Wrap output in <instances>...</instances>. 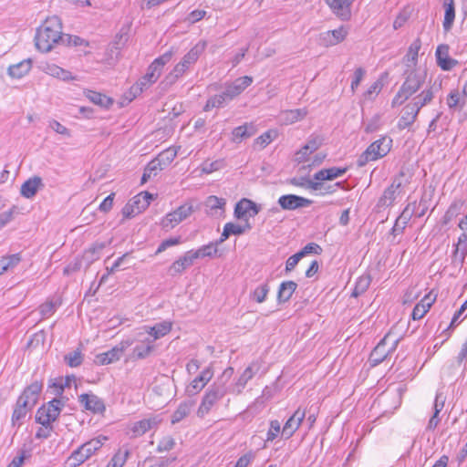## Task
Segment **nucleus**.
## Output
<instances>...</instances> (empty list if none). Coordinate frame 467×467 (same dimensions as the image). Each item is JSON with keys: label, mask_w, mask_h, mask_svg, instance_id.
<instances>
[{"label": "nucleus", "mask_w": 467, "mask_h": 467, "mask_svg": "<svg viewBox=\"0 0 467 467\" xmlns=\"http://www.w3.org/2000/svg\"><path fill=\"white\" fill-rule=\"evenodd\" d=\"M462 207V202H453L446 211L443 215L442 223L443 224H448L451 222L455 217H457L461 213V210Z\"/></svg>", "instance_id": "45"}, {"label": "nucleus", "mask_w": 467, "mask_h": 467, "mask_svg": "<svg viewBox=\"0 0 467 467\" xmlns=\"http://www.w3.org/2000/svg\"><path fill=\"white\" fill-rule=\"evenodd\" d=\"M78 402L84 407L85 410H90L93 413H102L106 410L103 400L92 393L81 394L78 397Z\"/></svg>", "instance_id": "13"}, {"label": "nucleus", "mask_w": 467, "mask_h": 467, "mask_svg": "<svg viewBox=\"0 0 467 467\" xmlns=\"http://www.w3.org/2000/svg\"><path fill=\"white\" fill-rule=\"evenodd\" d=\"M130 203L133 204L132 206L136 209L135 212H138L139 213L146 210L150 205V202L147 200H143L141 194L134 196L131 200H130Z\"/></svg>", "instance_id": "56"}, {"label": "nucleus", "mask_w": 467, "mask_h": 467, "mask_svg": "<svg viewBox=\"0 0 467 467\" xmlns=\"http://www.w3.org/2000/svg\"><path fill=\"white\" fill-rule=\"evenodd\" d=\"M231 100H232V99H230V97L228 95H226V89H225L222 93L216 94V95L211 97L207 100V102L203 108V110L209 111L213 108L223 107L225 103H227L228 101H231Z\"/></svg>", "instance_id": "39"}, {"label": "nucleus", "mask_w": 467, "mask_h": 467, "mask_svg": "<svg viewBox=\"0 0 467 467\" xmlns=\"http://www.w3.org/2000/svg\"><path fill=\"white\" fill-rule=\"evenodd\" d=\"M172 327V323L170 321H163L157 323L153 327H145L146 332L153 337V340L159 339L167 335Z\"/></svg>", "instance_id": "30"}, {"label": "nucleus", "mask_w": 467, "mask_h": 467, "mask_svg": "<svg viewBox=\"0 0 467 467\" xmlns=\"http://www.w3.org/2000/svg\"><path fill=\"white\" fill-rule=\"evenodd\" d=\"M260 212V207L253 201L244 198L238 202L234 208V216L237 219H244L248 213L250 217H254Z\"/></svg>", "instance_id": "15"}, {"label": "nucleus", "mask_w": 467, "mask_h": 467, "mask_svg": "<svg viewBox=\"0 0 467 467\" xmlns=\"http://www.w3.org/2000/svg\"><path fill=\"white\" fill-rule=\"evenodd\" d=\"M403 77L404 82L391 102L393 108L402 105L420 89L425 83L427 73L420 68H406Z\"/></svg>", "instance_id": "2"}, {"label": "nucleus", "mask_w": 467, "mask_h": 467, "mask_svg": "<svg viewBox=\"0 0 467 467\" xmlns=\"http://www.w3.org/2000/svg\"><path fill=\"white\" fill-rule=\"evenodd\" d=\"M421 47V41L418 37L409 47L406 56L403 57L406 68H417L419 51Z\"/></svg>", "instance_id": "27"}, {"label": "nucleus", "mask_w": 467, "mask_h": 467, "mask_svg": "<svg viewBox=\"0 0 467 467\" xmlns=\"http://www.w3.org/2000/svg\"><path fill=\"white\" fill-rule=\"evenodd\" d=\"M218 246L214 243H210L209 244L203 245L196 251H193V255H195V259L200 257H214L221 256L218 254Z\"/></svg>", "instance_id": "43"}, {"label": "nucleus", "mask_w": 467, "mask_h": 467, "mask_svg": "<svg viewBox=\"0 0 467 467\" xmlns=\"http://www.w3.org/2000/svg\"><path fill=\"white\" fill-rule=\"evenodd\" d=\"M435 56L437 64L442 70H451L458 64L456 59L450 57L448 45H440L436 49Z\"/></svg>", "instance_id": "17"}, {"label": "nucleus", "mask_w": 467, "mask_h": 467, "mask_svg": "<svg viewBox=\"0 0 467 467\" xmlns=\"http://www.w3.org/2000/svg\"><path fill=\"white\" fill-rule=\"evenodd\" d=\"M43 186L42 179L38 176H34L22 184L20 193L23 197L30 199L34 197L37 191Z\"/></svg>", "instance_id": "25"}, {"label": "nucleus", "mask_w": 467, "mask_h": 467, "mask_svg": "<svg viewBox=\"0 0 467 467\" xmlns=\"http://www.w3.org/2000/svg\"><path fill=\"white\" fill-rule=\"evenodd\" d=\"M348 31L344 26H340L334 30H328L320 35L322 44L328 46H335L342 42L347 36Z\"/></svg>", "instance_id": "20"}, {"label": "nucleus", "mask_w": 467, "mask_h": 467, "mask_svg": "<svg viewBox=\"0 0 467 467\" xmlns=\"http://www.w3.org/2000/svg\"><path fill=\"white\" fill-rule=\"evenodd\" d=\"M173 51L169 50L161 57L154 59V61L152 62V68H159L161 71L162 67L171 59Z\"/></svg>", "instance_id": "55"}, {"label": "nucleus", "mask_w": 467, "mask_h": 467, "mask_svg": "<svg viewBox=\"0 0 467 467\" xmlns=\"http://www.w3.org/2000/svg\"><path fill=\"white\" fill-rule=\"evenodd\" d=\"M21 261L19 254L4 256L0 259V275L14 268Z\"/></svg>", "instance_id": "44"}, {"label": "nucleus", "mask_w": 467, "mask_h": 467, "mask_svg": "<svg viewBox=\"0 0 467 467\" xmlns=\"http://www.w3.org/2000/svg\"><path fill=\"white\" fill-rule=\"evenodd\" d=\"M226 204V201L223 198H219L214 195H211L206 198L204 205L207 208V213L211 215L218 214V211H223Z\"/></svg>", "instance_id": "36"}, {"label": "nucleus", "mask_w": 467, "mask_h": 467, "mask_svg": "<svg viewBox=\"0 0 467 467\" xmlns=\"http://www.w3.org/2000/svg\"><path fill=\"white\" fill-rule=\"evenodd\" d=\"M165 167H162V164L160 163L156 159L150 161L145 170L152 176L155 177L159 171H162Z\"/></svg>", "instance_id": "62"}, {"label": "nucleus", "mask_w": 467, "mask_h": 467, "mask_svg": "<svg viewBox=\"0 0 467 467\" xmlns=\"http://www.w3.org/2000/svg\"><path fill=\"white\" fill-rule=\"evenodd\" d=\"M252 82V77L244 76L238 78L232 84L226 86V95H228L230 99H234L235 97L239 96L246 88H248Z\"/></svg>", "instance_id": "21"}, {"label": "nucleus", "mask_w": 467, "mask_h": 467, "mask_svg": "<svg viewBox=\"0 0 467 467\" xmlns=\"http://www.w3.org/2000/svg\"><path fill=\"white\" fill-rule=\"evenodd\" d=\"M441 88L442 80L435 79L420 94L413 97L409 104L420 113V110L433 99L434 96L441 90Z\"/></svg>", "instance_id": "8"}, {"label": "nucleus", "mask_w": 467, "mask_h": 467, "mask_svg": "<svg viewBox=\"0 0 467 467\" xmlns=\"http://www.w3.org/2000/svg\"><path fill=\"white\" fill-rule=\"evenodd\" d=\"M297 287V284L294 281H285L282 282L277 292V301L278 303H285L287 302L293 293L296 291Z\"/></svg>", "instance_id": "31"}, {"label": "nucleus", "mask_w": 467, "mask_h": 467, "mask_svg": "<svg viewBox=\"0 0 467 467\" xmlns=\"http://www.w3.org/2000/svg\"><path fill=\"white\" fill-rule=\"evenodd\" d=\"M153 340H150L147 338L140 345H137L134 347L132 350V358L143 359L150 355L152 350L154 349V346L152 345Z\"/></svg>", "instance_id": "34"}, {"label": "nucleus", "mask_w": 467, "mask_h": 467, "mask_svg": "<svg viewBox=\"0 0 467 467\" xmlns=\"http://www.w3.org/2000/svg\"><path fill=\"white\" fill-rule=\"evenodd\" d=\"M404 176V173L401 171L399 177H395L391 184L385 189L383 194L379 199L378 206L379 207H389L392 205L395 201L398 191L402 185L401 177Z\"/></svg>", "instance_id": "12"}, {"label": "nucleus", "mask_w": 467, "mask_h": 467, "mask_svg": "<svg viewBox=\"0 0 467 467\" xmlns=\"http://www.w3.org/2000/svg\"><path fill=\"white\" fill-rule=\"evenodd\" d=\"M129 346H130V342L121 341L119 345L115 346L109 351L98 354L96 356L95 362L99 365H108L118 361Z\"/></svg>", "instance_id": "10"}, {"label": "nucleus", "mask_w": 467, "mask_h": 467, "mask_svg": "<svg viewBox=\"0 0 467 467\" xmlns=\"http://www.w3.org/2000/svg\"><path fill=\"white\" fill-rule=\"evenodd\" d=\"M323 143V139L317 135H311L305 144V150H309V151L314 152L320 148Z\"/></svg>", "instance_id": "57"}, {"label": "nucleus", "mask_w": 467, "mask_h": 467, "mask_svg": "<svg viewBox=\"0 0 467 467\" xmlns=\"http://www.w3.org/2000/svg\"><path fill=\"white\" fill-rule=\"evenodd\" d=\"M65 403L59 399H53L47 404L41 406L36 414V421L42 425L36 433V439H47L54 431L52 422L57 420Z\"/></svg>", "instance_id": "4"}, {"label": "nucleus", "mask_w": 467, "mask_h": 467, "mask_svg": "<svg viewBox=\"0 0 467 467\" xmlns=\"http://www.w3.org/2000/svg\"><path fill=\"white\" fill-rule=\"evenodd\" d=\"M280 430H281V427H280L279 421L276 420H271L270 428H269V431H267V435H266V441L275 440L277 437L278 433L280 432Z\"/></svg>", "instance_id": "61"}, {"label": "nucleus", "mask_w": 467, "mask_h": 467, "mask_svg": "<svg viewBox=\"0 0 467 467\" xmlns=\"http://www.w3.org/2000/svg\"><path fill=\"white\" fill-rule=\"evenodd\" d=\"M193 407V402L192 401H183L182 402L177 410L173 412V414L171 415V424H176L178 422H180L181 420H182L184 418H186L192 409Z\"/></svg>", "instance_id": "38"}, {"label": "nucleus", "mask_w": 467, "mask_h": 467, "mask_svg": "<svg viewBox=\"0 0 467 467\" xmlns=\"http://www.w3.org/2000/svg\"><path fill=\"white\" fill-rule=\"evenodd\" d=\"M443 6L445 9L443 29L448 32L451 29L455 19L454 0H444Z\"/></svg>", "instance_id": "33"}, {"label": "nucleus", "mask_w": 467, "mask_h": 467, "mask_svg": "<svg viewBox=\"0 0 467 467\" xmlns=\"http://www.w3.org/2000/svg\"><path fill=\"white\" fill-rule=\"evenodd\" d=\"M42 388L43 383L36 380L27 386L18 397L12 414V424L14 426H21L23 420L26 418L27 413L37 403Z\"/></svg>", "instance_id": "3"}, {"label": "nucleus", "mask_w": 467, "mask_h": 467, "mask_svg": "<svg viewBox=\"0 0 467 467\" xmlns=\"http://www.w3.org/2000/svg\"><path fill=\"white\" fill-rule=\"evenodd\" d=\"M467 255V234H461L458 237L457 244H454V250L452 253V260L454 263L458 262L460 265H462Z\"/></svg>", "instance_id": "26"}, {"label": "nucleus", "mask_w": 467, "mask_h": 467, "mask_svg": "<svg viewBox=\"0 0 467 467\" xmlns=\"http://www.w3.org/2000/svg\"><path fill=\"white\" fill-rule=\"evenodd\" d=\"M461 96L457 89L451 90L447 97V105L451 109H456L460 105Z\"/></svg>", "instance_id": "59"}, {"label": "nucleus", "mask_w": 467, "mask_h": 467, "mask_svg": "<svg viewBox=\"0 0 467 467\" xmlns=\"http://www.w3.org/2000/svg\"><path fill=\"white\" fill-rule=\"evenodd\" d=\"M348 171L346 167H331L328 169H322L314 174L316 182H322L323 181H332L336 178L343 176Z\"/></svg>", "instance_id": "23"}, {"label": "nucleus", "mask_w": 467, "mask_h": 467, "mask_svg": "<svg viewBox=\"0 0 467 467\" xmlns=\"http://www.w3.org/2000/svg\"><path fill=\"white\" fill-rule=\"evenodd\" d=\"M86 453L80 447H78L76 451H74L71 455L67 459V464L70 467H78L82 464L85 461L88 459Z\"/></svg>", "instance_id": "48"}, {"label": "nucleus", "mask_w": 467, "mask_h": 467, "mask_svg": "<svg viewBox=\"0 0 467 467\" xmlns=\"http://www.w3.org/2000/svg\"><path fill=\"white\" fill-rule=\"evenodd\" d=\"M289 183L294 186L311 189L313 191L321 190L324 187V182H314L306 177L292 178Z\"/></svg>", "instance_id": "40"}, {"label": "nucleus", "mask_w": 467, "mask_h": 467, "mask_svg": "<svg viewBox=\"0 0 467 467\" xmlns=\"http://www.w3.org/2000/svg\"><path fill=\"white\" fill-rule=\"evenodd\" d=\"M276 136V132L275 130H267L254 140L255 146H260L261 149L265 148Z\"/></svg>", "instance_id": "50"}, {"label": "nucleus", "mask_w": 467, "mask_h": 467, "mask_svg": "<svg viewBox=\"0 0 467 467\" xmlns=\"http://www.w3.org/2000/svg\"><path fill=\"white\" fill-rule=\"evenodd\" d=\"M226 391L227 389L224 381L218 379L212 384L202 400L197 415L201 418L204 417V415L210 411L212 407L224 397Z\"/></svg>", "instance_id": "7"}, {"label": "nucleus", "mask_w": 467, "mask_h": 467, "mask_svg": "<svg viewBox=\"0 0 467 467\" xmlns=\"http://www.w3.org/2000/svg\"><path fill=\"white\" fill-rule=\"evenodd\" d=\"M435 297L431 294L425 296L413 308L411 317L413 320L421 319L434 303Z\"/></svg>", "instance_id": "28"}, {"label": "nucleus", "mask_w": 467, "mask_h": 467, "mask_svg": "<svg viewBox=\"0 0 467 467\" xmlns=\"http://www.w3.org/2000/svg\"><path fill=\"white\" fill-rule=\"evenodd\" d=\"M415 207H416V202H413V203H409L405 208L404 210L402 211V213L400 214V216L398 217V219L400 220V222H401L403 224H408V223L410 222V220L411 219V217L413 216L414 214V212H415Z\"/></svg>", "instance_id": "54"}, {"label": "nucleus", "mask_w": 467, "mask_h": 467, "mask_svg": "<svg viewBox=\"0 0 467 467\" xmlns=\"http://www.w3.org/2000/svg\"><path fill=\"white\" fill-rule=\"evenodd\" d=\"M306 114L307 111L305 109H292L285 113V119L290 121L291 123H294L303 119L306 116Z\"/></svg>", "instance_id": "53"}, {"label": "nucleus", "mask_w": 467, "mask_h": 467, "mask_svg": "<svg viewBox=\"0 0 467 467\" xmlns=\"http://www.w3.org/2000/svg\"><path fill=\"white\" fill-rule=\"evenodd\" d=\"M370 283L371 277L369 275H363L359 276L355 284V287L352 291L351 296L353 297H358L360 295L364 294L369 287Z\"/></svg>", "instance_id": "41"}, {"label": "nucleus", "mask_w": 467, "mask_h": 467, "mask_svg": "<svg viewBox=\"0 0 467 467\" xmlns=\"http://www.w3.org/2000/svg\"><path fill=\"white\" fill-rule=\"evenodd\" d=\"M156 419H143L134 423L131 431L135 437L143 435L146 431L157 425Z\"/></svg>", "instance_id": "37"}, {"label": "nucleus", "mask_w": 467, "mask_h": 467, "mask_svg": "<svg viewBox=\"0 0 467 467\" xmlns=\"http://www.w3.org/2000/svg\"><path fill=\"white\" fill-rule=\"evenodd\" d=\"M392 333L389 332L385 337L378 343V345L371 351L369 356V362L371 366H377L383 362L389 356V351L386 349L387 341L390 339Z\"/></svg>", "instance_id": "14"}, {"label": "nucleus", "mask_w": 467, "mask_h": 467, "mask_svg": "<svg viewBox=\"0 0 467 467\" xmlns=\"http://www.w3.org/2000/svg\"><path fill=\"white\" fill-rule=\"evenodd\" d=\"M128 455H129L128 451H119L111 458V460L108 463L107 467H122L127 461Z\"/></svg>", "instance_id": "51"}, {"label": "nucleus", "mask_w": 467, "mask_h": 467, "mask_svg": "<svg viewBox=\"0 0 467 467\" xmlns=\"http://www.w3.org/2000/svg\"><path fill=\"white\" fill-rule=\"evenodd\" d=\"M175 445V441L171 437H164L161 439L158 444L157 451H167L171 450Z\"/></svg>", "instance_id": "63"}, {"label": "nucleus", "mask_w": 467, "mask_h": 467, "mask_svg": "<svg viewBox=\"0 0 467 467\" xmlns=\"http://www.w3.org/2000/svg\"><path fill=\"white\" fill-rule=\"evenodd\" d=\"M277 202L283 210L293 211L308 207L313 203V201L296 194H285L279 197Z\"/></svg>", "instance_id": "11"}, {"label": "nucleus", "mask_w": 467, "mask_h": 467, "mask_svg": "<svg viewBox=\"0 0 467 467\" xmlns=\"http://www.w3.org/2000/svg\"><path fill=\"white\" fill-rule=\"evenodd\" d=\"M194 212L193 206L190 202H185L176 210L169 213L161 221L163 228L172 229L183 220L187 219Z\"/></svg>", "instance_id": "9"}, {"label": "nucleus", "mask_w": 467, "mask_h": 467, "mask_svg": "<svg viewBox=\"0 0 467 467\" xmlns=\"http://www.w3.org/2000/svg\"><path fill=\"white\" fill-rule=\"evenodd\" d=\"M195 260L193 255V250L186 252L182 257L172 263L169 267V274L174 276L178 274L182 273L187 267L191 266Z\"/></svg>", "instance_id": "19"}, {"label": "nucleus", "mask_w": 467, "mask_h": 467, "mask_svg": "<svg viewBox=\"0 0 467 467\" xmlns=\"http://www.w3.org/2000/svg\"><path fill=\"white\" fill-rule=\"evenodd\" d=\"M107 440V437L103 436V437H99V438H96V439H92L90 440L89 441L82 444L80 446V448L82 449V451H84V452L86 453L85 455L88 456V458L94 454L99 449L101 448L102 444H103V441H106Z\"/></svg>", "instance_id": "42"}, {"label": "nucleus", "mask_w": 467, "mask_h": 467, "mask_svg": "<svg viewBox=\"0 0 467 467\" xmlns=\"http://www.w3.org/2000/svg\"><path fill=\"white\" fill-rule=\"evenodd\" d=\"M419 112L408 103L401 111L397 127L400 130L410 128L417 119Z\"/></svg>", "instance_id": "22"}, {"label": "nucleus", "mask_w": 467, "mask_h": 467, "mask_svg": "<svg viewBox=\"0 0 467 467\" xmlns=\"http://www.w3.org/2000/svg\"><path fill=\"white\" fill-rule=\"evenodd\" d=\"M326 3L341 20L348 21L350 18L351 11L348 2H344V0H327Z\"/></svg>", "instance_id": "24"}, {"label": "nucleus", "mask_w": 467, "mask_h": 467, "mask_svg": "<svg viewBox=\"0 0 467 467\" xmlns=\"http://www.w3.org/2000/svg\"><path fill=\"white\" fill-rule=\"evenodd\" d=\"M256 133V128L253 123H244L242 126L236 127L233 130L234 141H241L244 139H248Z\"/></svg>", "instance_id": "32"}, {"label": "nucleus", "mask_w": 467, "mask_h": 467, "mask_svg": "<svg viewBox=\"0 0 467 467\" xmlns=\"http://www.w3.org/2000/svg\"><path fill=\"white\" fill-rule=\"evenodd\" d=\"M32 67V60L30 58L24 59L8 67V74L12 78H20L27 74Z\"/></svg>", "instance_id": "29"}, {"label": "nucleus", "mask_w": 467, "mask_h": 467, "mask_svg": "<svg viewBox=\"0 0 467 467\" xmlns=\"http://www.w3.org/2000/svg\"><path fill=\"white\" fill-rule=\"evenodd\" d=\"M268 292V285L263 284L254 290V292L252 293V298L255 300L257 303H263L265 300Z\"/></svg>", "instance_id": "52"}, {"label": "nucleus", "mask_w": 467, "mask_h": 467, "mask_svg": "<svg viewBox=\"0 0 467 467\" xmlns=\"http://www.w3.org/2000/svg\"><path fill=\"white\" fill-rule=\"evenodd\" d=\"M322 248L316 243H309L304 246L298 253L301 254L302 258L308 254H320Z\"/></svg>", "instance_id": "60"}, {"label": "nucleus", "mask_w": 467, "mask_h": 467, "mask_svg": "<svg viewBox=\"0 0 467 467\" xmlns=\"http://www.w3.org/2000/svg\"><path fill=\"white\" fill-rule=\"evenodd\" d=\"M392 145L390 137L383 136L376 141L372 142L367 150L358 157L357 163L358 167L365 166L368 162L377 161L386 156Z\"/></svg>", "instance_id": "6"}, {"label": "nucleus", "mask_w": 467, "mask_h": 467, "mask_svg": "<svg viewBox=\"0 0 467 467\" xmlns=\"http://www.w3.org/2000/svg\"><path fill=\"white\" fill-rule=\"evenodd\" d=\"M65 42L62 34V23L58 16L47 17L36 29L35 36L36 47L41 52H49L55 44Z\"/></svg>", "instance_id": "1"}, {"label": "nucleus", "mask_w": 467, "mask_h": 467, "mask_svg": "<svg viewBox=\"0 0 467 467\" xmlns=\"http://www.w3.org/2000/svg\"><path fill=\"white\" fill-rule=\"evenodd\" d=\"M305 417L306 410H302L300 408H298L285 423L282 430V435L285 436L286 439L290 438L294 434V432L299 428Z\"/></svg>", "instance_id": "16"}, {"label": "nucleus", "mask_w": 467, "mask_h": 467, "mask_svg": "<svg viewBox=\"0 0 467 467\" xmlns=\"http://www.w3.org/2000/svg\"><path fill=\"white\" fill-rule=\"evenodd\" d=\"M65 361L71 368H76V367L80 366L83 361L81 351L77 349L73 352L67 354L65 356Z\"/></svg>", "instance_id": "49"}, {"label": "nucleus", "mask_w": 467, "mask_h": 467, "mask_svg": "<svg viewBox=\"0 0 467 467\" xmlns=\"http://www.w3.org/2000/svg\"><path fill=\"white\" fill-rule=\"evenodd\" d=\"M181 237L178 236V237H172V238H169V239H166V240H163L159 247L157 248L156 252H155V254H159L162 252H164L167 248L171 247V246H174V245H177V244H181Z\"/></svg>", "instance_id": "58"}, {"label": "nucleus", "mask_w": 467, "mask_h": 467, "mask_svg": "<svg viewBox=\"0 0 467 467\" xmlns=\"http://www.w3.org/2000/svg\"><path fill=\"white\" fill-rule=\"evenodd\" d=\"M213 371L211 367L203 369L201 374L196 377L187 388L190 395H194L203 389V387L212 379Z\"/></svg>", "instance_id": "18"}, {"label": "nucleus", "mask_w": 467, "mask_h": 467, "mask_svg": "<svg viewBox=\"0 0 467 467\" xmlns=\"http://www.w3.org/2000/svg\"><path fill=\"white\" fill-rule=\"evenodd\" d=\"M105 248V244L103 243H96L92 247L86 250L84 254V259L88 261V264L93 263L94 261L99 258L100 253Z\"/></svg>", "instance_id": "46"}, {"label": "nucleus", "mask_w": 467, "mask_h": 467, "mask_svg": "<svg viewBox=\"0 0 467 467\" xmlns=\"http://www.w3.org/2000/svg\"><path fill=\"white\" fill-rule=\"evenodd\" d=\"M16 206H13L10 210L0 213V229L5 226L14 219V213H16Z\"/></svg>", "instance_id": "64"}, {"label": "nucleus", "mask_w": 467, "mask_h": 467, "mask_svg": "<svg viewBox=\"0 0 467 467\" xmlns=\"http://www.w3.org/2000/svg\"><path fill=\"white\" fill-rule=\"evenodd\" d=\"M206 42L199 41L190 51L183 56L182 60L174 67L172 71L166 76L165 82L169 85L176 82L192 65L199 59L200 56L204 52Z\"/></svg>", "instance_id": "5"}, {"label": "nucleus", "mask_w": 467, "mask_h": 467, "mask_svg": "<svg viewBox=\"0 0 467 467\" xmlns=\"http://www.w3.org/2000/svg\"><path fill=\"white\" fill-rule=\"evenodd\" d=\"M177 156V150L175 148H168L162 150L158 156L155 158L160 163L162 164V167H167L170 165L172 161Z\"/></svg>", "instance_id": "47"}, {"label": "nucleus", "mask_w": 467, "mask_h": 467, "mask_svg": "<svg viewBox=\"0 0 467 467\" xmlns=\"http://www.w3.org/2000/svg\"><path fill=\"white\" fill-rule=\"evenodd\" d=\"M85 93H86V97L91 102H93L95 105H99L104 109H109L114 102V100L111 98H109L102 93L97 92V91L88 90Z\"/></svg>", "instance_id": "35"}]
</instances>
